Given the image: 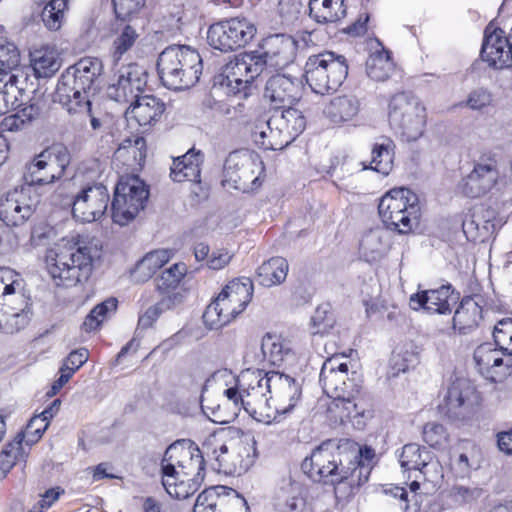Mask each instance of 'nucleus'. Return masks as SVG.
Segmentation results:
<instances>
[{"label": "nucleus", "mask_w": 512, "mask_h": 512, "mask_svg": "<svg viewBox=\"0 0 512 512\" xmlns=\"http://www.w3.org/2000/svg\"><path fill=\"white\" fill-rule=\"evenodd\" d=\"M360 392L359 385H351L350 390L346 391L344 395H340L336 399V404L344 407V412H340L338 418L341 422L348 421L354 417L363 415V408L357 401V395Z\"/></svg>", "instance_id": "obj_51"}, {"label": "nucleus", "mask_w": 512, "mask_h": 512, "mask_svg": "<svg viewBox=\"0 0 512 512\" xmlns=\"http://www.w3.org/2000/svg\"><path fill=\"white\" fill-rule=\"evenodd\" d=\"M274 129L272 117L257 119L251 127V137L254 143L265 150H280L285 148L284 142H279L274 138Z\"/></svg>", "instance_id": "obj_43"}, {"label": "nucleus", "mask_w": 512, "mask_h": 512, "mask_svg": "<svg viewBox=\"0 0 512 512\" xmlns=\"http://www.w3.org/2000/svg\"><path fill=\"white\" fill-rule=\"evenodd\" d=\"M360 110V102L355 96H337L330 101L327 115L334 123L352 120Z\"/></svg>", "instance_id": "obj_42"}, {"label": "nucleus", "mask_w": 512, "mask_h": 512, "mask_svg": "<svg viewBox=\"0 0 512 512\" xmlns=\"http://www.w3.org/2000/svg\"><path fill=\"white\" fill-rule=\"evenodd\" d=\"M117 307L118 300L114 297H109L96 305L83 322L85 331L90 332L96 330L106 319L116 312Z\"/></svg>", "instance_id": "obj_49"}, {"label": "nucleus", "mask_w": 512, "mask_h": 512, "mask_svg": "<svg viewBox=\"0 0 512 512\" xmlns=\"http://www.w3.org/2000/svg\"><path fill=\"white\" fill-rule=\"evenodd\" d=\"M30 62L37 78L51 77L61 67V59L57 50L50 46H43L32 51Z\"/></svg>", "instance_id": "obj_38"}, {"label": "nucleus", "mask_w": 512, "mask_h": 512, "mask_svg": "<svg viewBox=\"0 0 512 512\" xmlns=\"http://www.w3.org/2000/svg\"><path fill=\"white\" fill-rule=\"evenodd\" d=\"M148 197V187L138 176L122 177L115 187L111 203L113 221L126 225L144 209Z\"/></svg>", "instance_id": "obj_12"}, {"label": "nucleus", "mask_w": 512, "mask_h": 512, "mask_svg": "<svg viewBox=\"0 0 512 512\" xmlns=\"http://www.w3.org/2000/svg\"><path fill=\"white\" fill-rule=\"evenodd\" d=\"M67 6L68 0H50L44 7L41 17L49 30L57 31L61 28Z\"/></svg>", "instance_id": "obj_55"}, {"label": "nucleus", "mask_w": 512, "mask_h": 512, "mask_svg": "<svg viewBox=\"0 0 512 512\" xmlns=\"http://www.w3.org/2000/svg\"><path fill=\"white\" fill-rule=\"evenodd\" d=\"M274 129V138L281 144L284 142L287 147L292 143L305 129L306 119L303 113L293 107V105L274 110L271 115Z\"/></svg>", "instance_id": "obj_26"}, {"label": "nucleus", "mask_w": 512, "mask_h": 512, "mask_svg": "<svg viewBox=\"0 0 512 512\" xmlns=\"http://www.w3.org/2000/svg\"><path fill=\"white\" fill-rule=\"evenodd\" d=\"M70 67L80 77V82L86 84L87 87H92L95 80L101 75L103 68L101 60L92 57L82 58Z\"/></svg>", "instance_id": "obj_52"}, {"label": "nucleus", "mask_w": 512, "mask_h": 512, "mask_svg": "<svg viewBox=\"0 0 512 512\" xmlns=\"http://www.w3.org/2000/svg\"><path fill=\"white\" fill-rule=\"evenodd\" d=\"M261 351L263 357L273 366L280 367L291 358V349L277 335L266 334L262 338Z\"/></svg>", "instance_id": "obj_45"}, {"label": "nucleus", "mask_w": 512, "mask_h": 512, "mask_svg": "<svg viewBox=\"0 0 512 512\" xmlns=\"http://www.w3.org/2000/svg\"><path fill=\"white\" fill-rule=\"evenodd\" d=\"M257 33L253 22L234 17L212 24L207 32L208 44L221 52H231L249 44Z\"/></svg>", "instance_id": "obj_13"}, {"label": "nucleus", "mask_w": 512, "mask_h": 512, "mask_svg": "<svg viewBox=\"0 0 512 512\" xmlns=\"http://www.w3.org/2000/svg\"><path fill=\"white\" fill-rule=\"evenodd\" d=\"M100 258V250L93 243H77L73 247L61 248L48 264V271L56 285L75 286L87 281L92 274L94 262Z\"/></svg>", "instance_id": "obj_3"}, {"label": "nucleus", "mask_w": 512, "mask_h": 512, "mask_svg": "<svg viewBox=\"0 0 512 512\" xmlns=\"http://www.w3.org/2000/svg\"><path fill=\"white\" fill-rule=\"evenodd\" d=\"M309 9L318 23H335L346 16V5L338 0L309 1Z\"/></svg>", "instance_id": "obj_41"}, {"label": "nucleus", "mask_w": 512, "mask_h": 512, "mask_svg": "<svg viewBox=\"0 0 512 512\" xmlns=\"http://www.w3.org/2000/svg\"><path fill=\"white\" fill-rule=\"evenodd\" d=\"M482 320V307L475 298L464 297L453 316V328L460 334H469Z\"/></svg>", "instance_id": "obj_34"}, {"label": "nucleus", "mask_w": 512, "mask_h": 512, "mask_svg": "<svg viewBox=\"0 0 512 512\" xmlns=\"http://www.w3.org/2000/svg\"><path fill=\"white\" fill-rule=\"evenodd\" d=\"M491 102V93L487 89L477 88L469 93L465 103L472 110H480L490 105Z\"/></svg>", "instance_id": "obj_64"}, {"label": "nucleus", "mask_w": 512, "mask_h": 512, "mask_svg": "<svg viewBox=\"0 0 512 512\" xmlns=\"http://www.w3.org/2000/svg\"><path fill=\"white\" fill-rule=\"evenodd\" d=\"M347 75V59L333 51L311 55L305 64L306 82L317 94L325 95L336 91Z\"/></svg>", "instance_id": "obj_7"}, {"label": "nucleus", "mask_w": 512, "mask_h": 512, "mask_svg": "<svg viewBox=\"0 0 512 512\" xmlns=\"http://www.w3.org/2000/svg\"><path fill=\"white\" fill-rule=\"evenodd\" d=\"M40 203V194L29 185H21L0 199V219L7 226H19L32 215Z\"/></svg>", "instance_id": "obj_15"}, {"label": "nucleus", "mask_w": 512, "mask_h": 512, "mask_svg": "<svg viewBox=\"0 0 512 512\" xmlns=\"http://www.w3.org/2000/svg\"><path fill=\"white\" fill-rule=\"evenodd\" d=\"M499 176L497 161L494 158H480L473 170L462 179L459 187L469 198H477L488 193L496 184Z\"/></svg>", "instance_id": "obj_21"}, {"label": "nucleus", "mask_w": 512, "mask_h": 512, "mask_svg": "<svg viewBox=\"0 0 512 512\" xmlns=\"http://www.w3.org/2000/svg\"><path fill=\"white\" fill-rule=\"evenodd\" d=\"M71 82L64 80L61 75L54 93V101L61 104L69 114H77V112H89L90 100L76 98V91L70 86Z\"/></svg>", "instance_id": "obj_40"}, {"label": "nucleus", "mask_w": 512, "mask_h": 512, "mask_svg": "<svg viewBox=\"0 0 512 512\" xmlns=\"http://www.w3.org/2000/svg\"><path fill=\"white\" fill-rule=\"evenodd\" d=\"M391 248V235L385 228H375L366 232L359 246L360 255L367 262H376L387 255Z\"/></svg>", "instance_id": "obj_33"}, {"label": "nucleus", "mask_w": 512, "mask_h": 512, "mask_svg": "<svg viewBox=\"0 0 512 512\" xmlns=\"http://www.w3.org/2000/svg\"><path fill=\"white\" fill-rule=\"evenodd\" d=\"M446 438V431L442 424L431 422L423 428V440L431 447L441 446Z\"/></svg>", "instance_id": "obj_61"}, {"label": "nucleus", "mask_w": 512, "mask_h": 512, "mask_svg": "<svg viewBox=\"0 0 512 512\" xmlns=\"http://www.w3.org/2000/svg\"><path fill=\"white\" fill-rule=\"evenodd\" d=\"M202 58L189 46L171 45L157 59V73L168 89L183 90L194 86L202 74Z\"/></svg>", "instance_id": "obj_2"}, {"label": "nucleus", "mask_w": 512, "mask_h": 512, "mask_svg": "<svg viewBox=\"0 0 512 512\" xmlns=\"http://www.w3.org/2000/svg\"><path fill=\"white\" fill-rule=\"evenodd\" d=\"M263 170L258 154L246 149L233 151L224 162L222 185L244 193L250 192L261 185Z\"/></svg>", "instance_id": "obj_10"}, {"label": "nucleus", "mask_w": 512, "mask_h": 512, "mask_svg": "<svg viewBox=\"0 0 512 512\" xmlns=\"http://www.w3.org/2000/svg\"><path fill=\"white\" fill-rule=\"evenodd\" d=\"M49 423L40 414L32 417L26 427L24 434H20L21 438H27V443L37 442L48 428Z\"/></svg>", "instance_id": "obj_62"}, {"label": "nucleus", "mask_w": 512, "mask_h": 512, "mask_svg": "<svg viewBox=\"0 0 512 512\" xmlns=\"http://www.w3.org/2000/svg\"><path fill=\"white\" fill-rule=\"evenodd\" d=\"M388 120L403 140L416 141L424 132L426 108L412 93L401 92L390 99Z\"/></svg>", "instance_id": "obj_8"}, {"label": "nucleus", "mask_w": 512, "mask_h": 512, "mask_svg": "<svg viewBox=\"0 0 512 512\" xmlns=\"http://www.w3.org/2000/svg\"><path fill=\"white\" fill-rule=\"evenodd\" d=\"M495 345L503 353L512 356V319L505 318L497 322L493 330Z\"/></svg>", "instance_id": "obj_57"}, {"label": "nucleus", "mask_w": 512, "mask_h": 512, "mask_svg": "<svg viewBox=\"0 0 512 512\" xmlns=\"http://www.w3.org/2000/svg\"><path fill=\"white\" fill-rule=\"evenodd\" d=\"M117 18L115 26V39L112 45L111 57L113 64L116 66L135 44L143 30V20L135 15L128 16L125 19Z\"/></svg>", "instance_id": "obj_28"}, {"label": "nucleus", "mask_w": 512, "mask_h": 512, "mask_svg": "<svg viewBox=\"0 0 512 512\" xmlns=\"http://www.w3.org/2000/svg\"><path fill=\"white\" fill-rule=\"evenodd\" d=\"M502 355H506L498 347L491 348V344L484 343L479 345L474 351V360L481 373H488L491 368L499 367L503 364Z\"/></svg>", "instance_id": "obj_50"}, {"label": "nucleus", "mask_w": 512, "mask_h": 512, "mask_svg": "<svg viewBox=\"0 0 512 512\" xmlns=\"http://www.w3.org/2000/svg\"><path fill=\"white\" fill-rule=\"evenodd\" d=\"M214 488L202 491L196 498L193 512H223L220 510Z\"/></svg>", "instance_id": "obj_59"}, {"label": "nucleus", "mask_w": 512, "mask_h": 512, "mask_svg": "<svg viewBox=\"0 0 512 512\" xmlns=\"http://www.w3.org/2000/svg\"><path fill=\"white\" fill-rule=\"evenodd\" d=\"M19 275L10 268H0V330L16 333L31 319L30 299L23 293Z\"/></svg>", "instance_id": "obj_4"}, {"label": "nucleus", "mask_w": 512, "mask_h": 512, "mask_svg": "<svg viewBox=\"0 0 512 512\" xmlns=\"http://www.w3.org/2000/svg\"><path fill=\"white\" fill-rule=\"evenodd\" d=\"M395 68L390 52L384 48L373 52L366 61V73L375 81H385Z\"/></svg>", "instance_id": "obj_44"}, {"label": "nucleus", "mask_w": 512, "mask_h": 512, "mask_svg": "<svg viewBox=\"0 0 512 512\" xmlns=\"http://www.w3.org/2000/svg\"><path fill=\"white\" fill-rule=\"evenodd\" d=\"M175 457L183 459L177 461L178 466L184 470L185 475L193 476L194 484H199L204 480L205 460L200 449L193 444L187 448L172 444L166 449L162 460V478H175L178 474L175 464L169 462Z\"/></svg>", "instance_id": "obj_16"}, {"label": "nucleus", "mask_w": 512, "mask_h": 512, "mask_svg": "<svg viewBox=\"0 0 512 512\" xmlns=\"http://www.w3.org/2000/svg\"><path fill=\"white\" fill-rule=\"evenodd\" d=\"M26 80V75H20L18 72L6 73L0 78V115L16 110L22 105L25 93L23 83Z\"/></svg>", "instance_id": "obj_32"}, {"label": "nucleus", "mask_w": 512, "mask_h": 512, "mask_svg": "<svg viewBox=\"0 0 512 512\" xmlns=\"http://www.w3.org/2000/svg\"><path fill=\"white\" fill-rule=\"evenodd\" d=\"M109 192L103 184L86 186L75 195L72 204L73 217L81 222H93L100 219L108 209Z\"/></svg>", "instance_id": "obj_18"}, {"label": "nucleus", "mask_w": 512, "mask_h": 512, "mask_svg": "<svg viewBox=\"0 0 512 512\" xmlns=\"http://www.w3.org/2000/svg\"><path fill=\"white\" fill-rule=\"evenodd\" d=\"M342 357L328 358L320 371V384L328 397L334 399L344 395L351 385H358L354 379L348 377V365L341 361Z\"/></svg>", "instance_id": "obj_25"}, {"label": "nucleus", "mask_w": 512, "mask_h": 512, "mask_svg": "<svg viewBox=\"0 0 512 512\" xmlns=\"http://www.w3.org/2000/svg\"><path fill=\"white\" fill-rule=\"evenodd\" d=\"M302 394L301 384L293 377L272 371L270 404L275 409L273 416L289 413L297 404Z\"/></svg>", "instance_id": "obj_22"}, {"label": "nucleus", "mask_w": 512, "mask_h": 512, "mask_svg": "<svg viewBox=\"0 0 512 512\" xmlns=\"http://www.w3.org/2000/svg\"><path fill=\"white\" fill-rule=\"evenodd\" d=\"M220 510L223 512H247L249 507L246 499L236 490L220 486L214 488Z\"/></svg>", "instance_id": "obj_48"}, {"label": "nucleus", "mask_w": 512, "mask_h": 512, "mask_svg": "<svg viewBox=\"0 0 512 512\" xmlns=\"http://www.w3.org/2000/svg\"><path fill=\"white\" fill-rule=\"evenodd\" d=\"M271 373L272 371H270L268 378H266V380L259 386L255 388L253 387V390L242 392V396L245 401L244 410L257 421L266 424L276 420V416H272L269 413H263L266 406L269 408L271 407L270 399L267 397L268 394L269 396L271 395Z\"/></svg>", "instance_id": "obj_30"}, {"label": "nucleus", "mask_w": 512, "mask_h": 512, "mask_svg": "<svg viewBox=\"0 0 512 512\" xmlns=\"http://www.w3.org/2000/svg\"><path fill=\"white\" fill-rule=\"evenodd\" d=\"M481 57L483 61L496 69L510 67L512 65V38L508 39L501 29L495 30L491 34H487L486 31Z\"/></svg>", "instance_id": "obj_27"}, {"label": "nucleus", "mask_w": 512, "mask_h": 512, "mask_svg": "<svg viewBox=\"0 0 512 512\" xmlns=\"http://www.w3.org/2000/svg\"><path fill=\"white\" fill-rule=\"evenodd\" d=\"M116 17L125 19L135 15L145 4V0H112Z\"/></svg>", "instance_id": "obj_63"}, {"label": "nucleus", "mask_w": 512, "mask_h": 512, "mask_svg": "<svg viewBox=\"0 0 512 512\" xmlns=\"http://www.w3.org/2000/svg\"><path fill=\"white\" fill-rule=\"evenodd\" d=\"M335 325V319L329 304L319 305L311 317V334L327 335Z\"/></svg>", "instance_id": "obj_56"}, {"label": "nucleus", "mask_w": 512, "mask_h": 512, "mask_svg": "<svg viewBox=\"0 0 512 512\" xmlns=\"http://www.w3.org/2000/svg\"><path fill=\"white\" fill-rule=\"evenodd\" d=\"M181 297L178 294L167 295L159 302L150 306L139 316L137 330H146L151 328L162 313L168 311L180 302Z\"/></svg>", "instance_id": "obj_47"}, {"label": "nucleus", "mask_w": 512, "mask_h": 512, "mask_svg": "<svg viewBox=\"0 0 512 512\" xmlns=\"http://www.w3.org/2000/svg\"><path fill=\"white\" fill-rule=\"evenodd\" d=\"M288 262L282 257H272L263 262L257 269V280L264 287L279 285L285 281L288 273Z\"/></svg>", "instance_id": "obj_39"}, {"label": "nucleus", "mask_w": 512, "mask_h": 512, "mask_svg": "<svg viewBox=\"0 0 512 512\" xmlns=\"http://www.w3.org/2000/svg\"><path fill=\"white\" fill-rule=\"evenodd\" d=\"M255 441L240 429L232 428L227 437L216 441L213 447V457L217 463V470L225 474H240L250 464L251 452L255 453Z\"/></svg>", "instance_id": "obj_9"}, {"label": "nucleus", "mask_w": 512, "mask_h": 512, "mask_svg": "<svg viewBox=\"0 0 512 512\" xmlns=\"http://www.w3.org/2000/svg\"><path fill=\"white\" fill-rule=\"evenodd\" d=\"M20 64V52L16 45L6 40H0V74L6 73L24 74L18 68Z\"/></svg>", "instance_id": "obj_53"}, {"label": "nucleus", "mask_w": 512, "mask_h": 512, "mask_svg": "<svg viewBox=\"0 0 512 512\" xmlns=\"http://www.w3.org/2000/svg\"><path fill=\"white\" fill-rule=\"evenodd\" d=\"M165 110V105L153 95L139 96L127 108L128 120H135L139 126L146 127L157 122Z\"/></svg>", "instance_id": "obj_31"}, {"label": "nucleus", "mask_w": 512, "mask_h": 512, "mask_svg": "<svg viewBox=\"0 0 512 512\" xmlns=\"http://www.w3.org/2000/svg\"><path fill=\"white\" fill-rule=\"evenodd\" d=\"M477 398L476 390L468 380L456 379L448 387L439 408L451 420H465L473 414Z\"/></svg>", "instance_id": "obj_19"}, {"label": "nucleus", "mask_w": 512, "mask_h": 512, "mask_svg": "<svg viewBox=\"0 0 512 512\" xmlns=\"http://www.w3.org/2000/svg\"><path fill=\"white\" fill-rule=\"evenodd\" d=\"M378 212L388 231L403 235L418 227L421 216L417 195L403 187L387 192L380 199Z\"/></svg>", "instance_id": "obj_5"}, {"label": "nucleus", "mask_w": 512, "mask_h": 512, "mask_svg": "<svg viewBox=\"0 0 512 512\" xmlns=\"http://www.w3.org/2000/svg\"><path fill=\"white\" fill-rule=\"evenodd\" d=\"M395 144L389 138H383L372 149L371 169L388 175L393 166Z\"/></svg>", "instance_id": "obj_46"}, {"label": "nucleus", "mask_w": 512, "mask_h": 512, "mask_svg": "<svg viewBox=\"0 0 512 512\" xmlns=\"http://www.w3.org/2000/svg\"><path fill=\"white\" fill-rule=\"evenodd\" d=\"M201 162V153L199 151L194 152V150H189L186 154L173 160L170 176L175 182L190 181L199 183Z\"/></svg>", "instance_id": "obj_36"}, {"label": "nucleus", "mask_w": 512, "mask_h": 512, "mask_svg": "<svg viewBox=\"0 0 512 512\" xmlns=\"http://www.w3.org/2000/svg\"><path fill=\"white\" fill-rule=\"evenodd\" d=\"M70 160L69 150L62 144L44 149L26 165L23 185L37 190V187L54 183L64 176Z\"/></svg>", "instance_id": "obj_11"}, {"label": "nucleus", "mask_w": 512, "mask_h": 512, "mask_svg": "<svg viewBox=\"0 0 512 512\" xmlns=\"http://www.w3.org/2000/svg\"><path fill=\"white\" fill-rule=\"evenodd\" d=\"M459 300L450 284L442 285L437 289H429L414 293L410 296L409 305L417 311L421 308L429 313L450 314Z\"/></svg>", "instance_id": "obj_24"}, {"label": "nucleus", "mask_w": 512, "mask_h": 512, "mask_svg": "<svg viewBox=\"0 0 512 512\" xmlns=\"http://www.w3.org/2000/svg\"><path fill=\"white\" fill-rule=\"evenodd\" d=\"M224 395L226 396L227 401L231 402L234 406V411L232 413H225L223 407L220 404L209 405L204 397L201 399V407L203 412L214 423H229L237 416L241 408L244 409L245 401L244 397L242 396V390H240L238 385L236 387H230L226 389L224 391Z\"/></svg>", "instance_id": "obj_35"}, {"label": "nucleus", "mask_w": 512, "mask_h": 512, "mask_svg": "<svg viewBox=\"0 0 512 512\" xmlns=\"http://www.w3.org/2000/svg\"><path fill=\"white\" fill-rule=\"evenodd\" d=\"M357 459V451L348 442L328 440L303 460L301 469L313 481L333 485L349 480L350 485H360L362 472L368 469L359 466Z\"/></svg>", "instance_id": "obj_1"}, {"label": "nucleus", "mask_w": 512, "mask_h": 512, "mask_svg": "<svg viewBox=\"0 0 512 512\" xmlns=\"http://www.w3.org/2000/svg\"><path fill=\"white\" fill-rule=\"evenodd\" d=\"M302 95L301 83L297 78L286 74H274L265 84L264 98L274 110H280L298 102Z\"/></svg>", "instance_id": "obj_23"}, {"label": "nucleus", "mask_w": 512, "mask_h": 512, "mask_svg": "<svg viewBox=\"0 0 512 512\" xmlns=\"http://www.w3.org/2000/svg\"><path fill=\"white\" fill-rule=\"evenodd\" d=\"M171 257V252L166 249L155 250L147 253L137 262L131 271V278L136 283L148 281L158 269L163 267Z\"/></svg>", "instance_id": "obj_37"}, {"label": "nucleus", "mask_w": 512, "mask_h": 512, "mask_svg": "<svg viewBox=\"0 0 512 512\" xmlns=\"http://www.w3.org/2000/svg\"><path fill=\"white\" fill-rule=\"evenodd\" d=\"M399 462L404 470H417L428 481H433L432 472L438 474L440 468L439 462L433 459L432 453L415 443L406 444L402 448Z\"/></svg>", "instance_id": "obj_29"}, {"label": "nucleus", "mask_w": 512, "mask_h": 512, "mask_svg": "<svg viewBox=\"0 0 512 512\" xmlns=\"http://www.w3.org/2000/svg\"><path fill=\"white\" fill-rule=\"evenodd\" d=\"M297 41L290 35L274 34L265 38L261 50H255L262 65L261 71L267 69L280 70L293 63L297 52Z\"/></svg>", "instance_id": "obj_17"}, {"label": "nucleus", "mask_w": 512, "mask_h": 512, "mask_svg": "<svg viewBox=\"0 0 512 512\" xmlns=\"http://www.w3.org/2000/svg\"><path fill=\"white\" fill-rule=\"evenodd\" d=\"M262 62L255 52H244L233 56L222 68L218 76L219 84L227 88L228 93L244 92L249 84L262 74Z\"/></svg>", "instance_id": "obj_14"}, {"label": "nucleus", "mask_w": 512, "mask_h": 512, "mask_svg": "<svg viewBox=\"0 0 512 512\" xmlns=\"http://www.w3.org/2000/svg\"><path fill=\"white\" fill-rule=\"evenodd\" d=\"M253 296V283L249 278H236L230 281L211 302L204 314V322L218 328L229 324L242 313Z\"/></svg>", "instance_id": "obj_6"}, {"label": "nucleus", "mask_w": 512, "mask_h": 512, "mask_svg": "<svg viewBox=\"0 0 512 512\" xmlns=\"http://www.w3.org/2000/svg\"><path fill=\"white\" fill-rule=\"evenodd\" d=\"M146 84V71L130 63L118 70L116 81L107 88V96L119 103L133 102L144 91Z\"/></svg>", "instance_id": "obj_20"}, {"label": "nucleus", "mask_w": 512, "mask_h": 512, "mask_svg": "<svg viewBox=\"0 0 512 512\" xmlns=\"http://www.w3.org/2000/svg\"><path fill=\"white\" fill-rule=\"evenodd\" d=\"M24 459L22 438L18 435L0 453V478H4L17 461Z\"/></svg>", "instance_id": "obj_54"}, {"label": "nucleus", "mask_w": 512, "mask_h": 512, "mask_svg": "<svg viewBox=\"0 0 512 512\" xmlns=\"http://www.w3.org/2000/svg\"><path fill=\"white\" fill-rule=\"evenodd\" d=\"M186 273V266L184 263H176L170 268L164 270L161 276L157 279V287L160 290H168L175 288L181 281Z\"/></svg>", "instance_id": "obj_58"}, {"label": "nucleus", "mask_w": 512, "mask_h": 512, "mask_svg": "<svg viewBox=\"0 0 512 512\" xmlns=\"http://www.w3.org/2000/svg\"><path fill=\"white\" fill-rule=\"evenodd\" d=\"M269 375L270 371L265 372L263 370H247L245 372H242L241 375L238 377V386L240 390H242V392L253 390V387L255 388L262 384V382L265 381Z\"/></svg>", "instance_id": "obj_60"}]
</instances>
